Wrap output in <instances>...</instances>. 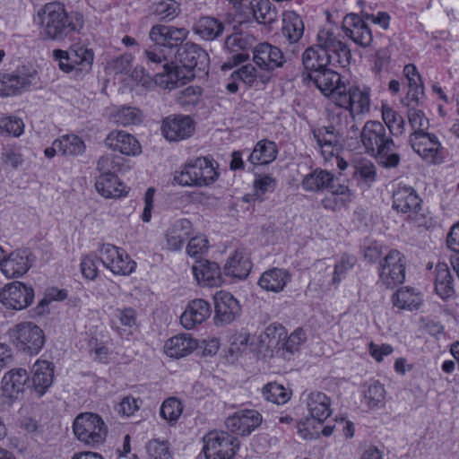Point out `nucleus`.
<instances>
[{"instance_id":"6e6d98bb","label":"nucleus","mask_w":459,"mask_h":459,"mask_svg":"<svg viewBox=\"0 0 459 459\" xmlns=\"http://www.w3.org/2000/svg\"><path fill=\"white\" fill-rule=\"evenodd\" d=\"M24 124L22 119L13 117L0 118V133L19 136L23 133Z\"/></svg>"},{"instance_id":"39448f33","label":"nucleus","mask_w":459,"mask_h":459,"mask_svg":"<svg viewBox=\"0 0 459 459\" xmlns=\"http://www.w3.org/2000/svg\"><path fill=\"white\" fill-rule=\"evenodd\" d=\"M218 173L212 160L199 157L185 165L183 169L176 172L174 180L185 186H204L216 181Z\"/></svg>"},{"instance_id":"864d4df0","label":"nucleus","mask_w":459,"mask_h":459,"mask_svg":"<svg viewBox=\"0 0 459 459\" xmlns=\"http://www.w3.org/2000/svg\"><path fill=\"white\" fill-rule=\"evenodd\" d=\"M356 257L351 255H343L340 260L334 264V272L332 281L333 284H338L343 279L354 264H356Z\"/></svg>"},{"instance_id":"a211bd4d","label":"nucleus","mask_w":459,"mask_h":459,"mask_svg":"<svg viewBox=\"0 0 459 459\" xmlns=\"http://www.w3.org/2000/svg\"><path fill=\"white\" fill-rule=\"evenodd\" d=\"M28 380L27 371L23 368H13L6 372L2 379L1 386L2 396L4 399L3 403L11 405L14 400L18 399L24 391Z\"/></svg>"},{"instance_id":"393cba45","label":"nucleus","mask_w":459,"mask_h":459,"mask_svg":"<svg viewBox=\"0 0 459 459\" xmlns=\"http://www.w3.org/2000/svg\"><path fill=\"white\" fill-rule=\"evenodd\" d=\"M32 386L38 396H42L51 386L54 378V367L47 360H37L31 369Z\"/></svg>"},{"instance_id":"6ab92c4d","label":"nucleus","mask_w":459,"mask_h":459,"mask_svg":"<svg viewBox=\"0 0 459 459\" xmlns=\"http://www.w3.org/2000/svg\"><path fill=\"white\" fill-rule=\"evenodd\" d=\"M262 422V415L255 410H242L227 418L225 421L229 431L246 436L249 435Z\"/></svg>"},{"instance_id":"c756f323","label":"nucleus","mask_w":459,"mask_h":459,"mask_svg":"<svg viewBox=\"0 0 459 459\" xmlns=\"http://www.w3.org/2000/svg\"><path fill=\"white\" fill-rule=\"evenodd\" d=\"M97 192L105 198H119L126 195V186L115 174L100 175L95 183Z\"/></svg>"},{"instance_id":"052dcab7","label":"nucleus","mask_w":459,"mask_h":459,"mask_svg":"<svg viewBox=\"0 0 459 459\" xmlns=\"http://www.w3.org/2000/svg\"><path fill=\"white\" fill-rule=\"evenodd\" d=\"M276 185V179L271 175H260L254 181V189L256 195H264L267 192L273 191Z\"/></svg>"},{"instance_id":"a878e982","label":"nucleus","mask_w":459,"mask_h":459,"mask_svg":"<svg viewBox=\"0 0 459 459\" xmlns=\"http://www.w3.org/2000/svg\"><path fill=\"white\" fill-rule=\"evenodd\" d=\"M149 36L158 45L172 47L181 43L186 38L187 30L184 28L155 25L152 28Z\"/></svg>"},{"instance_id":"a19ab883","label":"nucleus","mask_w":459,"mask_h":459,"mask_svg":"<svg viewBox=\"0 0 459 459\" xmlns=\"http://www.w3.org/2000/svg\"><path fill=\"white\" fill-rule=\"evenodd\" d=\"M282 33L288 40L299 41L304 32V24L301 18L295 13H284L282 19Z\"/></svg>"},{"instance_id":"20e7f679","label":"nucleus","mask_w":459,"mask_h":459,"mask_svg":"<svg viewBox=\"0 0 459 459\" xmlns=\"http://www.w3.org/2000/svg\"><path fill=\"white\" fill-rule=\"evenodd\" d=\"M195 59H174L162 65V71L152 78V87L157 85L165 90H173L186 84L195 77Z\"/></svg>"},{"instance_id":"b1692460","label":"nucleus","mask_w":459,"mask_h":459,"mask_svg":"<svg viewBox=\"0 0 459 459\" xmlns=\"http://www.w3.org/2000/svg\"><path fill=\"white\" fill-rule=\"evenodd\" d=\"M211 313L209 302L204 299H195L187 305L181 315L180 323L186 329H192L209 318Z\"/></svg>"},{"instance_id":"423d86ee","label":"nucleus","mask_w":459,"mask_h":459,"mask_svg":"<svg viewBox=\"0 0 459 459\" xmlns=\"http://www.w3.org/2000/svg\"><path fill=\"white\" fill-rule=\"evenodd\" d=\"M303 65L307 71V78L314 82L316 88L332 101L335 94L339 92V86H343L341 75L331 68L327 64L320 63V59H302Z\"/></svg>"},{"instance_id":"5701e85b","label":"nucleus","mask_w":459,"mask_h":459,"mask_svg":"<svg viewBox=\"0 0 459 459\" xmlns=\"http://www.w3.org/2000/svg\"><path fill=\"white\" fill-rule=\"evenodd\" d=\"M312 133L324 159L328 160L333 157L343 138L340 133L328 126L314 129Z\"/></svg>"},{"instance_id":"49530a36","label":"nucleus","mask_w":459,"mask_h":459,"mask_svg":"<svg viewBox=\"0 0 459 459\" xmlns=\"http://www.w3.org/2000/svg\"><path fill=\"white\" fill-rule=\"evenodd\" d=\"M262 394L265 400L277 404L286 403L291 395L290 391L277 383H269L264 385L262 389Z\"/></svg>"},{"instance_id":"ea45409f","label":"nucleus","mask_w":459,"mask_h":459,"mask_svg":"<svg viewBox=\"0 0 459 459\" xmlns=\"http://www.w3.org/2000/svg\"><path fill=\"white\" fill-rule=\"evenodd\" d=\"M250 9L257 22L270 24L277 18V13L270 0H253Z\"/></svg>"},{"instance_id":"7c9ffc66","label":"nucleus","mask_w":459,"mask_h":459,"mask_svg":"<svg viewBox=\"0 0 459 459\" xmlns=\"http://www.w3.org/2000/svg\"><path fill=\"white\" fill-rule=\"evenodd\" d=\"M290 281V274L288 271L279 268H273L265 271L259 278V286L273 292L281 291Z\"/></svg>"},{"instance_id":"cd10ccee","label":"nucleus","mask_w":459,"mask_h":459,"mask_svg":"<svg viewBox=\"0 0 459 459\" xmlns=\"http://www.w3.org/2000/svg\"><path fill=\"white\" fill-rule=\"evenodd\" d=\"M252 264L244 248L237 249L227 260L224 272L227 275L244 279L247 277Z\"/></svg>"},{"instance_id":"f03ea898","label":"nucleus","mask_w":459,"mask_h":459,"mask_svg":"<svg viewBox=\"0 0 459 459\" xmlns=\"http://www.w3.org/2000/svg\"><path fill=\"white\" fill-rule=\"evenodd\" d=\"M360 142L367 153L376 157L385 168H396L400 155L385 126L379 121L368 120L360 131Z\"/></svg>"},{"instance_id":"f257e3e1","label":"nucleus","mask_w":459,"mask_h":459,"mask_svg":"<svg viewBox=\"0 0 459 459\" xmlns=\"http://www.w3.org/2000/svg\"><path fill=\"white\" fill-rule=\"evenodd\" d=\"M38 17L46 34L53 39H61L79 32L84 26V18L81 13H67L65 5L59 2L46 4L38 12Z\"/></svg>"},{"instance_id":"e433bc0d","label":"nucleus","mask_w":459,"mask_h":459,"mask_svg":"<svg viewBox=\"0 0 459 459\" xmlns=\"http://www.w3.org/2000/svg\"><path fill=\"white\" fill-rule=\"evenodd\" d=\"M15 95L28 91L37 79V71L32 67L22 66L9 74Z\"/></svg>"},{"instance_id":"69168bd1","label":"nucleus","mask_w":459,"mask_h":459,"mask_svg":"<svg viewBox=\"0 0 459 459\" xmlns=\"http://www.w3.org/2000/svg\"><path fill=\"white\" fill-rule=\"evenodd\" d=\"M118 163L116 161V157L112 155L101 156L97 163V169L100 175L115 174Z\"/></svg>"},{"instance_id":"f704fd0d","label":"nucleus","mask_w":459,"mask_h":459,"mask_svg":"<svg viewBox=\"0 0 459 459\" xmlns=\"http://www.w3.org/2000/svg\"><path fill=\"white\" fill-rule=\"evenodd\" d=\"M276 144L269 140H261L254 147L247 160L253 165H264L273 162L277 157Z\"/></svg>"},{"instance_id":"e2e57ef3","label":"nucleus","mask_w":459,"mask_h":459,"mask_svg":"<svg viewBox=\"0 0 459 459\" xmlns=\"http://www.w3.org/2000/svg\"><path fill=\"white\" fill-rule=\"evenodd\" d=\"M178 56H186V57H208L209 54L205 49L202 48L195 43L186 42L178 49Z\"/></svg>"},{"instance_id":"bf43d9fd","label":"nucleus","mask_w":459,"mask_h":459,"mask_svg":"<svg viewBox=\"0 0 459 459\" xmlns=\"http://www.w3.org/2000/svg\"><path fill=\"white\" fill-rule=\"evenodd\" d=\"M253 57H283V52L268 42H263L253 48Z\"/></svg>"},{"instance_id":"0e129e2a","label":"nucleus","mask_w":459,"mask_h":459,"mask_svg":"<svg viewBox=\"0 0 459 459\" xmlns=\"http://www.w3.org/2000/svg\"><path fill=\"white\" fill-rule=\"evenodd\" d=\"M306 333L303 329L299 328L295 330L286 340L284 343V350L293 353L297 351L300 345L306 341Z\"/></svg>"},{"instance_id":"2f4dec72","label":"nucleus","mask_w":459,"mask_h":459,"mask_svg":"<svg viewBox=\"0 0 459 459\" xmlns=\"http://www.w3.org/2000/svg\"><path fill=\"white\" fill-rule=\"evenodd\" d=\"M422 301L420 292L411 287L400 288L392 296L393 305L399 309L416 310L420 307Z\"/></svg>"},{"instance_id":"09e8293b","label":"nucleus","mask_w":459,"mask_h":459,"mask_svg":"<svg viewBox=\"0 0 459 459\" xmlns=\"http://www.w3.org/2000/svg\"><path fill=\"white\" fill-rule=\"evenodd\" d=\"M153 13L161 20H173L180 13V4L175 0H163L154 4Z\"/></svg>"},{"instance_id":"f8f14e48","label":"nucleus","mask_w":459,"mask_h":459,"mask_svg":"<svg viewBox=\"0 0 459 459\" xmlns=\"http://www.w3.org/2000/svg\"><path fill=\"white\" fill-rule=\"evenodd\" d=\"M393 208L420 225L422 200L411 186H398L393 193Z\"/></svg>"},{"instance_id":"4c0bfd02","label":"nucleus","mask_w":459,"mask_h":459,"mask_svg":"<svg viewBox=\"0 0 459 459\" xmlns=\"http://www.w3.org/2000/svg\"><path fill=\"white\" fill-rule=\"evenodd\" d=\"M223 29L222 23L212 17H202L194 26V31L206 40H213L218 38Z\"/></svg>"},{"instance_id":"c9c22d12","label":"nucleus","mask_w":459,"mask_h":459,"mask_svg":"<svg viewBox=\"0 0 459 459\" xmlns=\"http://www.w3.org/2000/svg\"><path fill=\"white\" fill-rule=\"evenodd\" d=\"M435 290L442 299L449 298L454 294L453 277L448 265L445 263H438L436 265Z\"/></svg>"},{"instance_id":"603ef678","label":"nucleus","mask_w":459,"mask_h":459,"mask_svg":"<svg viewBox=\"0 0 459 459\" xmlns=\"http://www.w3.org/2000/svg\"><path fill=\"white\" fill-rule=\"evenodd\" d=\"M146 451L152 459H170L171 453L168 441L152 439L146 445Z\"/></svg>"},{"instance_id":"3c124183","label":"nucleus","mask_w":459,"mask_h":459,"mask_svg":"<svg viewBox=\"0 0 459 459\" xmlns=\"http://www.w3.org/2000/svg\"><path fill=\"white\" fill-rule=\"evenodd\" d=\"M329 117L331 124L328 126H333L343 137L350 118H351L349 111L337 106L335 109L331 111Z\"/></svg>"},{"instance_id":"1a4fd4ad","label":"nucleus","mask_w":459,"mask_h":459,"mask_svg":"<svg viewBox=\"0 0 459 459\" xmlns=\"http://www.w3.org/2000/svg\"><path fill=\"white\" fill-rule=\"evenodd\" d=\"M203 441L206 459H231L239 446L237 438L224 431H210Z\"/></svg>"},{"instance_id":"13d9d810","label":"nucleus","mask_w":459,"mask_h":459,"mask_svg":"<svg viewBox=\"0 0 459 459\" xmlns=\"http://www.w3.org/2000/svg\"><path fill=\"white\" fill-rule=\"evenodd\" d=\"M202 88L199 86H189L180 91L178 101L182 106L196 105L202 96Z\"/></svg>"},{"instance_id":"8fccbe9b","label":"nucleus","mask_w":459,"mask_h":459,"mask_svg":"<svg viewBox=\"0 0 459 459\" xmlns=\"http://www.w3.org/2000/svg\"><path fill=\"white\" fill-rule=\"evenodd\" d=\"M409 124L412 128L411 134L426 133L429 126V122L423 111L410 107L407 111Z\"/></svg>"},{"instance_id":"5fc2aeb1","label":"nucleus","mask_w":459,"mask_h":459,"mask_svg":"<svg viewBox=\"0 0 459 459\" xmlns=\"http://www.w3.org/2000/svg\"><path fill=\"white\" fill-rule=\"evenodd\" d=\"M353 176L361 179L366 184H371L376 180V167L369 160L358 162L353 167Z\"/></svg>"},{"instance_id":"412c9836","label":"nucleus","mask_w":459,"mask_h":459,"mask_svg":"<svg viewBox=\"0 0 459 459\" xmlns=\"http://www.w3.org/2000/svg\"><path fill=\"white\" fill-rule=\"evenodd\" d=\"M301 399L306 404L309 416L313 420L321 423L331 416V398L325 393L316 390L304 393Z\"/></svg>"},{"instance_id":"774afa93","label":"nucleus","mask_w":459,"mask_h":459,"mask_svg":"<svg viewBox=\"0 0 459 459\" xmlns=\"http://www.w3.org/2000/svg\"><path fill=\"white\" fill-rule=\"evenodd\" d=\"M257 69L251 64L234 71L232 76H237L247 84H252L258 76Z\"/></svg>"},{"instance_id":"aec40b11","label":"nucleus","mask_w":459,"mask_h":459,"mask_svg":"<svg viewBox=\"0 0 459 459\" xmlns=\"http://www.w3.org/2000/svg\"><path fill=\"white\" fill-rule=\"evenodd\" d=\"M194 131V122L188 116L169 117L162 123V134L170 142L185 140L190 137Z\"/></svg>"},{"instance_id":"ddd939ff","label":"nucleus","mask_w":459,"mask_h":459,"mask_svg":"<svg viewBox=\"0 0 459 459\" xmlns=\"http://www.w3.org/2000/svg\"><path fill=\"white\" fill-rule=\"evenodd\" d=\"M332 57L333 55L338 57H351V50L345 43L336 39L330 31L322 30L318 32L316 44L307 48L302 54V57Z\"/></svg>"},{"instance_id":"79ce46f5","label":"nucleus","mask_w":459,"mask_h":459,"mask_svg":"<svg viewBox=\"0 0 459 459\" xmlns=\"http://www.w3.org/2000/svg\"><path fill=\"white\" fill-rule=\"evenodd\" d=\"M364 402L368 408H381L385 404V390L378 381L365 385L363 390Z\"/></svg>"},{"instance_id":"72a5a7b5","label":"nucleus","mask_w":459,"mask_h":459,"mask_svg":"<svg viewBox=\"0 0 459 459\" xmlns=\"http://www.w3.org/2000/svg\"><path fill=\"white\" fill-rule=\"evenodd\" d=\"M333 174L321 169H316L303 177L301 186L305 191L320 192L331 186Z\"/></svg>"},{"instance_id":"a18cd8bd","label":"nucleus","mask_w":459,"mask_h":459,"mask_svg":"<svg viewBox=\"0 0 459 459\" xmlns=\"http://www.w3.org/2000/svg\"><path fill=\"white\" fill-rule=\"evenodd\" d=\"M59 68L74 76H82L91 71L92 59H56Z\"/></svg>"},{"instance_id":"0eeeda50","label":"nucleus","mask_w":459,"mask_h":459,"mask_svg":"<svg viewBox=\"0 0 459 459\" xmlns=\"http://www.w3.org/2000/svg\"><path fill=\"white\" fill-rule=\"evenodd\" d=\"M76 438L87 446H95L104 442L107 436L105 422L96 413L84 412L76 416L73 424Z\"/></svg>"},{"instance_id":"de8ad7c7","label":"nucleus","mask_w":459,"mask_h":459,"mask_svg":"<svg viewBox=\"0 0 459 459\" xmlns=\"http://www.w3.org/2000/svg\"><path fill=\"white\" fill-rule=\"evenodd\" d=\"M183 411V404L176 397L166 399L160 406V416L170 423H176Z\"/></svg>"},{"instance_id":"4468645a","label":"nucleus","mask_w":459,"mask_h":459,"mask_svg":"<svg viewBox=\"0 0 459 459\" xmlns=\"http://www.w3.org/2000/svg\"><path fill=\"white\" fill-rule=\"evenodd\" d=\"M34 299L31 286L15 281L0 290V302L7 309L22 310L28 307Z\"/></svg>"},{"instance_id":"37998d69","label":"nucleus","mask_w":459,"mask_h":459,"mask_svg":"<svg viewBox=\"0 0 459 459\" xmlns=\"http://www.w3.org/2000/svg\"><path fill=\"white\" fill-rule=\"evenodd\" d=\"M112 118L116 124L127 126L141 123L143 120V114L137 108L123 106L112 113Z\"/></svg>"},{"instance_id":"bb28decb","label":"nucleus","mask_w":459,"mask_h":459,"mask_svg":"<svg viewBox=\"0 0 459 459\" xmlns=\"http://www.w3.org/2000/svg\"><path fill=\"white\" fill-rule=\"evenodd\" d=\"M192 270L199 285L216 287L221 282L220 266L214 262L197 261Z\"/></svg>"},{"instance_id":"4d7b16f0","label":"nucleus","mask_w":459,"mask_h":459,"mask_svg":"<svg viewBox=\"0 0 459 459\" xmlns=\"http://www.w3.org/2000/svg\"><path fill=\"white\" fill-rule=\"evenodd\" d=\"M208 240L204 236H196L192 238L187 246L186 253L192 257H201L208 251Z\"/></svg>"},{"instance_id":"4be33fe9","label":"nucleus","mask_w":459,"mask_h":459,"mask_svg":"<svg viewBox=\"0 0 459 459\" xmlns=\"http://www.w3.org/2000/svg\"><path fill=\"white\" fill-rule=\"evenodd\" d=\"M105 143L109 149L124 155L135 156L141 153V145L138 140L126 131L114 130L110 132Z\"/></svg>"},{"instance_id":"2eb2a0df","label":"nucleus","mask_w":459,"mask_h":459,"mask_svg":"<svg viewBox=\"0 0 459 459\" xmlns=\"http://www.w3.org/2000/svg\"><path fill=\"white\" fill-rule=\"evenodd\" d=\"M100 259L103 265L114 274L129 275L136 266L128 255L117 247L104 244L100 249Z\"/></svg>"},{"instance_id":"7ed1b4c3","label":"nucleus","mask_w":459,"mask_h":459,"mask_svg":"<svg viewBox=\"0 0 459 459\" xmlns=\"http://www.w3.org/2000/svg\"><path fill=\"white\" fill-rule=\"evenodd\" d=\"M390 16L386 13L379 12L377 15L365 14L363 17L356 13H349L343 19L345 35L352 41L363 48L368 47L372 40V32L366 21L379 24L383 29L389 26Z\"/></svg>"},{"instance_id":"9b49d317","label":"nucleus","mask_w":459,"mask_h":459,"mask_svg":"<svg viewBox=\"0 0 459 459\" xmlns=\"http://www.w3.org/2000/svg\"><path fill=\"white\" fill-rule=\"evenodd\" d=\"M10 335L17 348L30 354H37L45 342V335L32 322H22L10 330Z\"/></svg>"},{"instance_id":"680f3d73","label":"nucleus","mask_w":459,"mask_h":459,"mask_svg":"<svg viewBox=\"0 0 459 459\" xmlns=\"http://www.w3.org/2000/svg\"><path fill=\"white\" fill-rule=\"evenodd\" d=\"M351 203L347 199H343L339 195H334L331 193L326 195L322 200L321 204L325 210L336 212L340 211L342 208L347 207V205Z\"/></svg>"},{"instance_id":"338daca9","label":"nucleus","mask_w":459,"mask_h":459,"mask_svg":"<svg viewBox=\"0 0 459 459\" xmlns=\"http://www.w3.org/2000/svg\"><path fill=\"white\" fill-rule=\"evenodd\" d=\"M138 409V400L132 396H126L118 403L117 411L123 416L129 417L133 415Z\"/></svg>"},{"instance_id":"c85d7f7f","label":"nucleus","mask_w":459,"mask_h":459,"mask_svg":"<svg viewBox=\"0 0 459 459\" xmlns=\"http://www.w3.org/2000/svg\"><path fill=\"white\" fill-rule=\"evenodd\" d=\"M197 347V342L189 334H178L169 339L164 345L165 353L171 358H182Z\"/></svg>"},{"instance_id":"6e6552de","label":"nucleus","mask_w":459,"mask_h":459,"mask_svg":"<svg viewBox=\"0 0 459 459\" xmlns=\"http://www.w3.org/2000/svg\"><path fill=\"white\" fill-rule=\"evenodd\" d=\"M406 261L404 255L392 249L380 261L378 266V282L387 289L402 284L405 280Z\"/></svg>"},{"instance_id":"c03bdc74","label":"nucleus","mask_w":459,"mask_h":459,"mask_svg":"<svg viewBox=\"0 0 459 459\" xmlns=\"http://www.w3.org/2000/svg\"><path fill=\"white\" fill-rule=\"evenodd\" d=\"M382 118L389 129V134L399 135L404 132L403 117L388 105L382 106Z\"/></svg>"},{"instance_id":"58836bf2","label":"nucleus","mask_w":459,"mask_h":459,"mask_svg":"<svg viewBox=\"0 0 459 459\" xmlns=\"http://www.w3.org/2000/svg\"><path fill=\"white\" fill-rule=\"evenodd\" d=\"M56 146L64 156H78L85 152L84 142L75 134L63 135L56 139Z\"/></svg>"},{"instance_id":"f3484780","label":"nucleus","mask_w":459,"mask_h":459,"mask_svg":"<svg viewBox=\"0 0 459 459\" xmlns=\"http://www.w3.org/2000/svg\"><path fill=\"white\" fill-rule=\"evenodd\" d=\"M216 324L228 325L240 315L239 302L228 291L221 290L214 295Z\"/></svg>"},{"instance_id":"473e14b6","label":"nucleus","mask_w":459,"mask_h":459,"mask_svg":"<svg viewBox=\"0 0 459 459\" xmlns=\"http://www.w3.org/2000/svg\"><path fill=\"white\" fill-rule=\"evenodd\" d=\"M191 232V222L186 219L177 221L167 231L166 241L170 250H179Z\"/></svg>"},{"instance_id":"dca6fc26","label":"nucleus","mask_w":459,"mask_h":459,"mask_svg":"<svg viewBox=\"0 0 459 459\" xmlns=\"http://www.w3.org/2000/svg\"><path fill=\"white\" fill-rule=\"evenodd\" d=\"M409 143L413 151L427 162L431 164L443 162V148L435 134L428 132L411 134Z\"/></svg>"},{"instance_id":"9d476101","label":"nucleus","mask_w":459,"mask_h":459,"mask_svg":"<svg viewBox=\"0 0 459 459\" xmlns=\"http://www.w3.org/2000/svg\"><path fill=\"white\" fill-rule=\"evenodd\" d=\"M335 96L333 102L340 108H346L351 119H354L355 115L368 112L370 109V97L368 90L344 83L343 86H339V92Z\"/></svg>"}]
</instances>
